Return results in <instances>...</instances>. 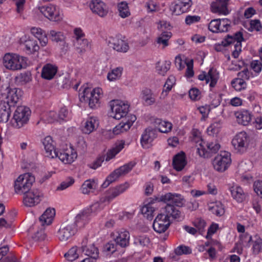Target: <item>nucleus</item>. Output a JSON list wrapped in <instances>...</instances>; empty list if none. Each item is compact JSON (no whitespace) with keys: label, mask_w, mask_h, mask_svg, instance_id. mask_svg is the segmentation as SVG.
<instances>
[{"label":"nucleus","mask_w":262,"mask_h":262,"mask_svg":"<svg viewBox=\"0 0 262 262\" xmlns=\"http://www.w3.org/2000/svg\"><path fill=\"white\" fill-rule=\"evenodd\" d=\"M57 72V67L55 65L47 63L42 69L41 77L43 79L51 80L54 77Z\"/></svg>","instance_id":"58836bf2"},{"label":"nucleus","mask_w":262,"mask_h":262,"mask_svg":"<svg viewBox=\"0 0 262 262\" xmlns=\"http://www.w3.org/2000/svg\"><path fill=\"white\" fill-rule=\"evenodd\" d=\"M140 98L143 102L147 105H152L156 102L155 96L151 90L147 88L142 91Z\"/></svg>","instance_id":"a19ab883"},{"label":"nucleus","mask_w":262,"mask_h":262,"mask_svg":"<svg viewBox=\"0 0 262 262\" xmlns=\"http://www.w3.org/2000/svg\"><path fill=\"white\" fill-rule=\"evenodd\" d=\"M4 67L12 71H19L27 67V58L16 53H6L3 58Z\"/></svg>","instance_id":"f257e3e1"},{"label":"nucleus","mask_w":262,"mask_h":262,"mask_svg":"<svg viewBox=\"0 0 262 262\" xmlns=\"http://www.w3.org/2000/svg\"><path fill=\"white\" fill-rule=\"evenodd\" d=\"M233 39L232 43L234 44V49L232 56L237 58L242 51V41L243 40V34L241 32H237L233 35H231Z\"/></svg>","instance_id":"2f4dec72"},{"label":"nucleus","mask_w":262,"mask_h":262,"mask_svg":"<svg viewBox=\"0 0 262 262\" xmlns=\"http://www.w3.org/2000/svg\"><path fill=\"white\" fill-rule=\"evenodd\" d=\"M170 64L171 63L169 61H165L162 63L158 62L156 66L157 72L161 75H165L167 72L170 69Z\"/></svg>","instance_id":"603ef678"},{"label":"nucleus","mask_w":262,"mask_h":262,"mask_svg":"<svg viewBox=\"0 0 262 262\" xmlns=\"http://www.w3.org/2000/svg\"><path fill=\"white\" fill-rule=\"evenodd\" d=\"M161 214H163L166 219L170 221V217L177 219L180 217V212L171 204H167L161 210Z\"/></svg>","instance_id":"72a5a7b5"},{"label":"nucleus","mask_w":262,"mask_h":262,"mask_svg":"<svg viewBox=\"0 0 262 262\" xmlns=\"http://www.w3.org/2000/svg\"><path fill=\"white\" fill-rule=\"evenodd\" d=\"M20 92V90L18 89H10L8 90L7 94H2V96L5 99L8 100V102L12 106L18 101V93Z\"/></svg>","instance_id":"ea45409f"},{"label":"nucleus","mask_w":262,"mask_h":262,"mask_svg":"<svg viewBox=\"0 0 262 262\" xmlns=\"http://www.w3.org/2000/svg\"><path fill=\"white\" fill-rule=\"evenodd\" d=\"M40 12L51 21H59L62 19L63 14L57 6L48 4L39 8Z\"/></svg>","instance_id":"1a4fd4ad"},{"label":"nucleus","mask_w":262,"mask_h":262,"mask_svg":"<svg viewBox=\"0 0 262 262\" xmlns=\"http://www.w3.org/2000/svg\"><path fill=\"white\" fill-rule=\"evenodd\" d=\"M60 122L62 121H66L69 118V112L65 107H61L58 113Z\"/></svg>","instance_id":"774afa93"},{"label":"nucleus","mask_w":262,"mask_h":262,"mask_svg":"<svg viewBox=\"0 0 262 262\" xmlns=\"http://www.w3.org/2000/svg\"><path fill=\"white\" fill-rule=\"evenodd\" d=\"M123 68L118 67L111 70L107 75V79L110 81H115L121 77Z\"/></svg>","instance_id":"8fccbe9b"},{"label":"nucleus","mask_w":262,"mask_h":262,"mask_svg":"<svg viewBox=\"0 0 262 262\" xmlns=\"http://www.w3.org/2000/svg\"><path fill=\"white\" fill-rule=\"evenodd\" d=\"M221 127L220 121H215L211 123L207 129V132L209 136H214L219 133Z\"/></svg>","instance_id":"5fc2aeb1"},{"label":"nucleus","mask_w":262,"mask_h":262,"mask_svg":"<svg viewBox=\"0 0 262 262\" xmlns=\"http://www.w3.org/2000/svg\"><path fill=\"white\" fill-rule=\"evenodd\" d=\"M214 164H231L232 162L231 154L227 151H222L214 159Z\"/></svg>","instance_id":"c03bdc74"},{"label":"nucleus","mask_w":262,"mask_h":262,"mask_svg":"<svg viewBox=\"0 0 262 262\" xmlns=\"http://www.w3.org/2000/svg\"><path fill=\"white\" fill-rule=\"evenodd\" d=\"M124 141H118L114 144V146L107 151L106 155L99 156L95 164H100L104 161H109L111 159L114 158L115 156L124 147Z\"/></svg>","instance_id":"4468645a"},{"label":"nucleus","mask_w":262,"mask_h":262,"mask_svg":"<svg viewBox=\"0 0 262 262\" xmlns=\"http://www.w3.org/2000/svg\"><path fill=\"white\" fill-rule=\"evenodd\" d=\"M193 137V140L195 142H199L200 147H198L197 152L201 157L205 158L209 156L207 151H205V148L203 144H205L202 139L201 133L197 129H193L191 132Z\"/></svg>","instance_id":"c85d7f7f"},{"label":"nucleus","mask_w":262,"mask_h":262,"mask_svg":"<svg viewBox=\"0 0 262 262\" xmlns=\"http://www.w3.org/2000/svg\"><path fill=\"white\" fill-rule=\"evenodd\" d=\"M55 214V210L53 208H48L40 216L39 220L42 226L49 225L53 221Z\"/></svg>","instance_id":"79ce46f5"},{"label":"nucleus","mask_w":262,"mask_h":262,"mask_svg":"<svg viewBox=\"0 0 262 262\" xmlns=\"http://www.w3.org/2000/svg\"><path fill=\"white\" fill-rule=\"evenodd\" d=\"M35 180V177L30 172L20 174L15 181V192L18 194H24L31 190Z\"/></svg>","instance_id":"f03ea898"},{"label":"nucleus","mask_w":262,"mask_h":262,"mask_svg":"<svg viewBox=\"0 0 262 262\" xmlns=\"http://www.w3.org/2000/svg\"><path fill=\"white\" fill-rule=\"evenodd\" d=\"M73 41H78L85 38V34L80 28H76L73 30Z\"/></svg>","instance_id":"0e129e2a"},{"label":"nucleus","mask_w":262,"mask_h":262,"mask_svg":"<svg viewBox=\"0 0 262 262\" xmlns=\"http://www.w3.org/2000/svg\"><path fill=\"white\" fill-rule=\"evenodd\" d=\"M133 168V165H123L111 172L101 185L103 188H107L110 184L117 181L119 178L128 173Z\"/></svg>","instance_id":"9d476101"},{"label":"nucleus","mask_w":262,"mask_h":262,"mask_svg":"<svg viewBox=\"0 0 262 262\" xmlns=\"http://www.w3.org/2000/svg\"><path fill=\"white\" fill-rule=\"evenodd\" d=\"M156 137V130L155 129L151 127L146 128L140 139L141 145L143 148H149Z\"/></svg>","instance_id":"5701e85b"},{"label":"nucleus","mask_w":262,"mask_h":262,"mask_svg":"<svg viewBox=\"0 0 262 262\" xmlns=\"http://www.w3.org/2000/svg\"><path fill=\"white\" fill-rule=\"evenodd\" d=\"M209 210L217 216H222L225 213L224 206L220 202L211 203L209 206Z\"/></svg>","instance_id":"09e8293b"},{"label":"nucleus","mask_w":262,"mask_h":262,"mask_svg":"<svg viewBox=\"0 0 262 262\" xmlns=\"http://www.w3.org/2000/svg\"><path fill=\"white\" fill-rule=\"evenodd\" d=\"M98 181L95 179H88L82 184L80 190L84 194H89L94 192L98 187Z\"/></svg>","instance_id":"c9c22d12"},{"label":"nucleus","mask_w":262,"mask_h":262,"mask_svg":"<svg viewBox=\"0 0 262 262\" xmlns=\"http://www.w3.org/2000/svg\"><path fill=\"white\" fill-rule=\"evenodd\" d=\"M75 181L72 177L68 178L67 180L61 183L60 185L57 187V190H63L72 185Z\"/></svg>","instance_id":"69168bd1"},{"label":"nucleus","mask_w":262,"mask_h":262,"mask_svg":"<svg viewBox=\"0 0 262 262\" xmlns=\"http://www.w3.org/2000/svg\"><path fill=\"white\" fill-rule=\"evenodd\" d=\"M199 80L205 81L206 83L209 82V86L213 88L215 86L219 78V73L214 68H211L207 73L203 72L198 76Z\"/></svg>","instance_id":"aec40b11"},{"label":"nucleus","mask_w":262,"mask_h":262,"mask_svg":"<svg viewBox=\"0 0 262 262\" xmlns=\"http://www.w3.org/2000/svg\"><path fill=\"white\" fill-rule=\"evenodd\" d=\"M163 215L159 213L153 223L152 226L154 230L159 233L164 232L170 225V221L166 219Z\"/></svg>","instance_id":"4be33fe9"},{"label":"nucleus","mask_w":262,"mask_h":262,"mask_svg":"<svg viewBox=\"0 0 262 262\" xmlns=\"http://www.w3.org/2000/svg\"><path fill=\"white\" fill-rule=\"evenodd\" d=\"M253 253L257 254L262 252V239L256 237L252 246Z\"/></svg>","instance_id":"680f3d73"},{"label":"nucleus","mask_w":262,"mask_h":262,"mask_svg":"<svg viewBox=\"0 0 262 262\" xmlns=\"http://www.w3.org/2000/svg\"><path fill=\"white\" fill-rule=\"evenodd\" d=\"M77 232L73 220H68L63 223L57 230L56 236L61 242H66Z\"/></svg>","instance_id":"39448f33"},{"label":"nucleus","mask_w":262,"mask_h":262,"mask_svg":"<svg viewBox=\"0 0 262 262\" xmlns=\"http://www.w3.org/2000/svg\"><path fill=\"white\" fill-rule=\"evenodd\" d=\"M172 164H186V157L184 152H180L173 158Z\"/></svg>","instance_id":"e2e57ef3"},{"label":"nucleus","mask_w":262,"mask_h":262,"mask_svg":"<svg viewBox=\"0 0 262 262\" xmlns=\"http://www.w3.org/2000/svg\"><path fill=\"white\" fill-rule=\"evenodd\" d=\"M193 225L197 229V231L200 234H203L204 232V228L206 224L205 221L201 218H196L193 222Z\"/></svg>","instance_id":"bf43d9fd"},{"label":"nucleus","mask_w":262,"mask_h":262,"mask_svg":"<svg viewBox=\"0 0 262 262\" xmlns=\"http://www.w3.org/2000/svg\"><path fill=\"white\" fill-rule=\"evenodd\" d=\"M45 119L49 123H53L55 121L60 122L58 114L54 111H50L47 114Z\"/></svg>","instance_id":"338daca9"},{"label":"nucleus","mask_w":262,"mask_h":262,"mask_svg":"<svg viewBox=\"0 0 262 262\" xmlns=\"http://www.w3.org/2000/svg\"><path fill=\"white\" fill-rule=\"evenodd\" d=\"M136 120L133 115H127L120 123L114 127V133L118 135L128 131Z\"/></svg>","instance_id":"6ab92c4d"},{"label":"nucleus","mask_w":262,"mask_h":262,"mask_svg":"<svg viewBox=\"0 0 262 262\" xmlns=\"http://www.w3.org/2000/svg\"><path fill=\"white\" fill-rule=\"evenodd\" d=\"M31 111L25 106H18L13 117L12 124L15 128H19L26 124L29 119Z\"/></svg>","instance_id":"20e7f679"},{"label":"nucleus","mask_w":262,"mask_h":262,"mask_svg":"<svg viewBox=\"0 0 262 262\" xmlns=\"http://www.w3.org/2000/svg\"><path fill=\"white\" fill-rule=\"evenodd\" d=\"M203 145L205 148V151H207L209 154L208 158L210 157V152H216L220 148V145L217 141L209 142L207 143L205 142V144H203ZM205 158H207V157H205Z\"/></svg>","instance_id":"864d4df0"},{"label":"nucleus","mask_w":262,"mask_h":262,"mask_svg":"<svg viewBox=\"0 0 262 262\" xmlns=\"http://www.w3.org/2000/svg\"><path fill=\"white\" fill-rule=\"evenodd\" d=\"M21 42L25 47V50L28 54H34L39 50V46L37 40L34 39L28 38L26 40L21 39Z\"/></svg>","instance_id":"e433bc0d"},{"label":"nucleus","mask_w":262,"mask_h":262,"mask_svg":"<svg viewBox=\"0 0 262 262\" xmlns=\"http://www.w3.org/2000/svg\"><path fill=\"white\" fill-rule=\"evenodd\" d=\"M231 27V21L227 18L214 19L208 24V29L213 33L225 32Z\"/></svg>","instance_id":"f8f14e48"},{"label":"nucleus","mask_w":262,"mask_h":262,"mask_svg":"<svg viewBox=\"0 0 262 262\" xmlns=\"http://www.w3.org/2000/svg\"><path fill=\"white\" fill-rule=\"evenodd\" d=\"M192 5L191 0H177L171 4L170 10L173 14L179 15L188 12Z\"/></svg>","instance_id":"f3484780"},{"label":"nucleus","mask_w":262,"mask_h":262,"mask_svg":"<svg viewBox=\"0 0 262 262\" xmlns=\"http://www.w3.org/2000/svg\"><path fill=\"white\" fill-rule=\"evenodd\" d=\"M250 72L247 69L238 73V77L233 79L231 82L232 87L236 91H241L246 88L247 83L245 80H248L250 78Z\"/></svg>","instance_id":"a211bd4d"},{"label":"nucleus","mask_w":262,"mask_h":262,"mask_svg":"<svg viewBox=\"0 0 262 262\" xmlns=\"http://www.w3.org/2000/svg\"><path fill=\"white\" fill-rule=\"evenodd\" d=\"M232 198L236 202L241 203L243 202L247 198V194L243 189L237 185H233L229 188Z\"/></svg>","instance_id":"7c9ffc66"},{"label":"nucleus","mask_w":262,"mask_h":262,"mask_svg":"<svg viewBox=\"0 0 262 262\" xmlns=\"http://www.w3.org/2000/svg\"><path fill=\"white\" fill-rule=\"evenodd\" d=\"M159 202H170L178 207H182L185 203L184 197L180 194L168 192L157 198Z\"/></svg>","instance_id":"ddd939ff"},{"label":"nucleus","mask_w":262,"mask_h":262,"mask_svg":"<svg viewBox=\"0 0 262 262\" xmlns=\"http://www.w3.org/2000/svg\"><path fill=\"white\" fill-rule=\"evenodd\" d=\"M11 104L2 96H0V122H7L10 116Z\"/></svg>","instance_id":"cd10ccee"},{"label":"nucleus","mask_w":262,"mask_h":262,"mask_svg":"<svg viewBox=\"0 0 262 262\" xmlns=\"http://www.w3.org/2000/svg\"><path fill=\"white\" fill-rule=\"evenodd\" d=\"M42 144L46 151V156L50 158H54L57 154L51 137H46L42 140Z\"/></svg>","instance_id":"f704fd0d"},{"label":"nucleus","mask_w":262,"mask_h":262,"mask_svg":"<svg viewBox=\"0 0 262 262\" xmlns=\"http://www.w3.org/2000/svg\"><path fill=\"white\" fill-rule=\"evenodd\" d=\"M175 83V77L172 75L169 76L163 86L162 92L160 95L161 99H164L168 95V94L171 90Z\"/></svg>","instance_id":"a18cd8bd"},{"label":"nucleus","mask_w":262,"mask_h":262,"mask_svg":"<svg viewBox=\"0 0 262 262\" xmlns=\"http://www.w3.org/2000/svg\"><path fill=\"white\" fill-rule=\"evenodd\" d=\"M52 41L56 42H63L65 39V36L63 33L55 30H51L49 33Z\"/></svg>","instance_id":"4d7b16f0"},{"label":"nucleus","mask_w":262,"mask_h":262,"mask_svg":"<svg viewBox=\"0 0 262 262\" xmlns=\"http://www.w3.org/2000/svg\"><path fill=\"white\" fill-rule=\"evenodd\" d=\"M234 115L237 122L243 126L249 125L253 117L252 113L246 109H242L235 112Z\"/></svg>","instance_id":"a878e982"},{"label":"nucleus","mask_w":262,"mask_h":262,"mask_svg":"<svg viewBox=\"0 0 262 262\" xmlns=\"http://www.w3.org/2000/svg\"><path fill=\"white\" fill-rule=\"evenodd\" d=\"M99 126V120L97 117L91 116L83 121L81 126V132L85 134H90L95 130Z\"/></svg>","instance_id":"b1692460"},{"label":"nucleus","mask_w":262,"mask_h":262,"mask_svg":"<svg viewBox=\"0 0 262 262\" xmlns=\"http://www.w3.org/2000/svg\"><path fill=\"white\" fill-rule=\"evenodd\" d=\"M119 16L122 18H126L130 15L128 4L125 2L119 3L117 6Z\"/></svg>","instance_id":"3c124183"},{"label":"nucleus","mask_w":262,"mask_h":262,"mask_svg":"<svg viewBox=\"0 0 262 262\" xmlns=\"http://www.w3.org/2000/svg\"><path fill=\"white\" fill-rule=\"evenodd\" d=\"M233 39L231 36L227 35V37L222 41L221 43H216L214 45V49L217 52L222 51L225 47L232 44Z\"/></svg>","instance_id":"6e6d98bb"},{"label":"nucleus","mask_w":262,"mask_h":262,"mask_svg":"<svg viewBox=\"0 0 262 262\" xmlns=\"http://www.w3.org/2000/svg\"><path fill=\"white\" fill-rule=\"evenodd\" d=\"M248 140L247 134L245 132H241L234 136L232 144L238 152H243L246 149Z\"/></svg>","instance_id":"2eb2a0df"},{"label":"nucleus","mask_w":262,"mask_h":262,"mask_svg":"<svg viewBox=\"0 0 262 262\" xmlns=\"http://www.w3.org/2000/svg\"><path fill=\"white\" fill-rule=\"evenodd\" d=\"M106 42L108 46L117 52L125 53L129 49L128 43L125 37L120 34L109 36L106 38Z\"/></svg>","instance_id":"423d86ee"},{"label":"nucleus","mask_w":262,"mask_h":262,"mask_svg":"<svg viewBox=\"0 0 262 262\" xmlns=\"http://www.w3.org/2000/svg\"><path fill=\"white\" fill-rule=\"evenodd\" d=\"M154 211L155 208L150 204L145 205L141 209L142 213L148 220L152 219Z\"/></svg>","instance_id":"13d9d810"},{"label":"nucleus","mask_w":262,"mask_h":262,"mask_svg":"<svg viewBox=\"0 0 262 262\" xmlns=\"http://www.w3.org/2000/svg\"><path fill=\"white\" fill-rule=\"evenodd\" d=\"M92 12L100 17H105L108 13L106 5L100 0H92L89 4Z\"/></svg>","instance_id":"393cba45"},{"label":"nucleus","mask_w":262,"mask_h":262,"mask_svg":"<svg viewBox=\"0 0 262 262\" xmlns=\"http://www.w3.org/2000/svg\"><path fill=\"white\" fill-rule=\"evenodd\" d=\"M56 154L57 156H55L54 158L59 159L62 162L65 163L64 164H71L77 157L76 152L72 147L61 152L56 150Z\"/></svg>","instance_id":"412c9836"},{"label":"nucleus","mask_w":262,"mask_h":262,"mask_svg":"<svg viewBox=\"0 0 262 262\" xmlns=\"http://www.w3.org/2000/svg\"><path fill=\"white\" fill-rule=\"evenodd\" d=\"M91 217L89 211H86L85 209L78 213L73 221L77 230L83 228L89 222Z\"/></svg>","instance_id":"c756f323"},{"label":"nucleus","mask_w":262,"mask_h":262,"mask_svg":"<svg viewBox=\"0 0 262 262\" xmlns=\"http://www.w3.org/2000/svg\"><path fill=\"white\" fill-rule=\"evenodd\" d=\"M77 251V248L73 247L64 254V256L69 261H73L79 257Z\"/></svg>","instance_id":"052dcab7"},{"label":"nucleus","mask_w":262,"mask_h":262,"mask_svg":"<svg viewBox=\"0 0 262 262\" xmlns=\"http://www.w3.org/2000/svg\"><path fill=\"white\" fill-rule=\"evenodd\" d=\"M73 45L75 51L80 55H82L92 48L91 42L86 38L78 41H73Z\"/></svg>","instance_id":"473e14b6"},{"label":"nucleus","mask_w":262,"mask_h":262,"mask_svg":"<svg viewBox=\"0 0 262 262\" xmlns=\"http://www.w3.org/2000/svg\"><path fill=\"white\" fill-rule=\"evenodd\" d=\"M172 36L169 31H163L157 38V43L164 48L169 46V40Z\"/></svg>","instance_id":"de8ad7c7"},{"label":"nucleus","mask_w":262,"mask_h":262,"mask_svg":"<svg viewBox=\"0 0 262 262\" xmlns=\"http://www.w3.org/2000/svg\"><path fill=\"white\" fill-rule=\"evenodd\" d=\"M81 249L85 255L89 256L91 259L96 260L99 257V251L94 244L84 237L81 243Z\"/></svg>","instance_id":"dca6fc26"},{"label":"nucleus","mask_w":262,"mask_h":262,"mask_svg":"<svg viewBox=\"0 0 262 262\" xmlns=\"http://www.w3.org/2000/svg\"><path fill=\"white\" fill-rule=\"evenodd\" d=\"M130 186V184L128 182H125L114 187H110L102 196V201H105L107 204H110L116 198L125 192Z\"/></svg>","instance_id":"6e6552de"},{"label":"nucleus","mask_w":262,"mask_h":262,"mask_svg":"<svg viewBox=\"0 0 262 262\" xmlns=\"http://www.w3.org/2000/svg\"><path fill=\"white\" fill-rule=\"evenodd\" d=\"M31 34L38 39L42 47L47 45L48 39L46 32L40 28L32 27L31 29Z\"/></svg>","instance_id":"4c0bfd02"},{"label":"nucleus","mask_w":262,"mask_h":262,"mask_svg":"<svg viewBox=\"0 0 262 262\" xmlns=\"http://www.w3.org/2000/svg\"><path fill=\"white\" fill-rule=\"evenodd\" d=\"M102 200L103 198L101 197L99 201L94 202L89 207L85 208L86 211H89V213L91 216L96 214L104 209L107 203Z\"/></svg>","instance_id":"37998d69"},{"label":"nucleus","mask_w":262,"mask_h":262,"mask_svg":"<svg viewBox=\"0 0 262 262\" xmlns=\"http://www.w3.org/2000/svg\"><path fill=\"white\" fill-rule=\"evenodd\" d=\"M155 124L159 132L163 133H167L170 132L172 127L171 122L162 120L161 119H155Z\"/></svg>","instance_id":"49530a36"},{"label":"nucleus","mask_w":262,"mask_h":262,"mask_svg":"<svg viewBox=\"0 0 262 262\" xmlns=\"http://www.w3.org/2000/svg\"><path fill=\"white\" fill-rule=\"evenodd\" d=\"M81 95V99L83 98L84 101L89 100L90 107L94 108L100 103V100L103 96V92L99 87L94 88L92 90L85 88Z\"/></svg>","instance_id":"7ed1b4c3"},{"label":"nucleus","mask_w":262,"mask_h":262,"mask_svg":"<svg viewBox=\"0 0 262 262\" xmlns=\"http://www.w3.org/2000/svg\"><path fill=\"white\" fill-rule=\"evenodd\" d=\"M111 112L110 113L111 117L119 120L123 117H127L129 110V105L123 101L119 100H113L111 103Z\"/></svg>","instance_id":"0eeeda50"},{"label":"nucleus","mask_w":262,"mask_h":262,"mask_svg":"<svg viewBox=\"0 0 262 262\" xmlns=\"http://www.w3.org/2000/svg\"><path fill=\"white\" fill-rule=\"evenodd\" d=\"M43 193L37 189H33L24 194L23 203L27 207H33L40 203Z\"/></svg>","instance_id":"9b49d317"},{"label":"nucleus","mask_w":262,"mask_h":262,"mask_svg":"<svg viewBox=\"0 0 262 262\" xmlns=\"http://www.w3.org/2000/svg\"><path fill=\"white\" fill-rule=\"evenodd\" d=\"M116 244L121 247H125L129 245V233L124 229L119 230L113 233Z\"/></svg>","instance_id":"bb28decb"}]
</instances>
